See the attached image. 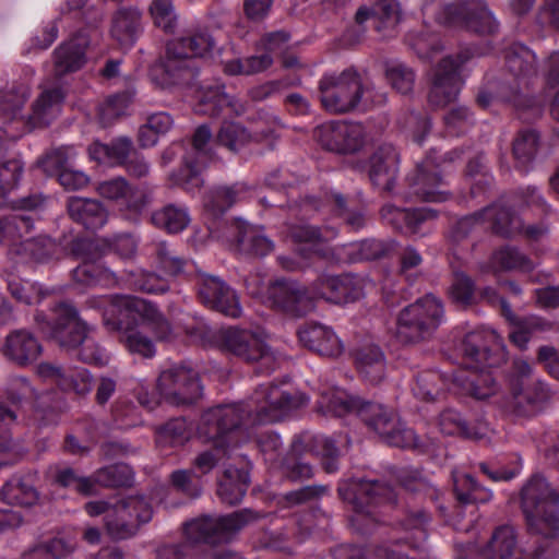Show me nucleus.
I'll return each mask as SVG.
<instances>
[{
	"label": "nucleus",
	"mask_w": 559,
	"mask_h": 559,
	"mask_svg": "<svg viewBox=\"0 0 559 559\" xmlns=\"http://www.w3.org/2000/svg\"><path fill=\"white\" fill-rule=\"evenodd\" d=\"M73 250L82 255V263L73 270V280L83 286L96 284L109 285L116 283L115 273L99 261L97 246L91 239L78 240Z\"/></svg>",
	"instance_id": "obj_18"
},
{
	"label": "nucleus",
	"mask_w": 559,
	"mask_h": 559,
	"mask_svg": "<svg viewBox=\"0 0 559 559\" xmlns=\"http://www.w3.org/2000/svg\"><path fill=\"white\" fill-rule=\"evenodd\" d=\"M224 108H229L231 112L241 115L245 112V105L234 97L227 95L223 86H206L202 95H200V103L195 111L201 115L218 116Z\"/></svg>",
	"instance_id": "obj_39"
},
{
	"label": "nucleus",
	"mask_w": 559,
	"mask_h": 559,
	"mask_svg": "<svg viewBox=\"0 0 559 559\" xmlns=\"http://www.w3.org/2000/svg\"><path fill=\"white\" fill-rule=\"evenodd\" d=\"M90 43V37L84 32H79L61 43L53 51L55 76L60 79L81 70L87 61Z\"/></svg>",
	"instance_id": "obj_24"
},
{
	"label": "nucleus",
	"mask_w": 559,
	"mask_h": 559,
	"mask_svg": "<svg viewBox=\"0 0 559 559\" xmlns=\"http://www.w3.org/2000/svg\"><path fill=\"white\" fill-rule=\"evenodd\" d=\"M306 453L321 456L323 467L328 473L337 471V449L331 439L308 432L296 436L285 459L300 460V456Z\"/></svg>",
	"instance_id": "obj_27"
},
{
	"label": "nucleus",
	"mask_w": 559,
	"mask_h": 559,
	"mask_svg": "<svg viewBox=\"0 0 559 559\" xmlns=\"http://www.w3.org/2000/svg\"><path fill=\"white\" fill-rule=\"evenodd\" d=\"M150 15L156 27L166 34H175L179 28V14L175 0H152Z\"/></svg>",
	"instance_id": "obj_52"
},
{
	"label": "nucleus",
	"mask_w": 559,
	"mask_h": 559,
	"mask_svg": "<svg viewBox=\"0 0 559 559\" xmlns=\"http://www.w3.org/2000/svg\"><path fill=\"white\" fill-rule=\"evenodd\" d=\"M133 143L127 136H119L107 144L95 142L88 147L91 159L109 167L123 166L133 151Z\"/></svg>",
	"instance_id": "obj_38"
},
{
	"label": "nucleus",
	"mask_w": 559,
	"mask_h": 559,
	"mask_svg": "<svg viewBox=\"0 0 559 559\" xmlns=\"http://www.w3.org/2000/svg\"><path fill=\"white\" fill-rule=\"evenodd\" d=\"M273 62L270 53L233 59L224 62V71L230 75H250L267 69Z\"/></svg>",
	"instance_id": "obj_57"
},
{
	"label": "nucleus",
	"mask_w": 559,
	"mask_h": 559,
	"mask_svg": "<svg viewBox=\"0 0 559 559\" xmlns=\"http://www.w3.org/2000/svg\"><path fill=\"white\" fill-rule=\"evenodd\" d=\"M217 342L222 350L247 362L261 361L265 371L274 370L276 358L260 332L228 328L219 331Z\"/></svg>",
	"instance_id": "obj_8"
},
{
	"label": "nucleus",
	"mask_w": 559,
	"mask_h": 559,
	"mask_svg": "<svg viewBox=\"0 0 559 559\" xmlns=\"http://www.w3.org/2000/svg\"><path fill=\"white\" fill-rule=\"evenodd\" d=\"M3 502L17 507H33L39 500L36 488L27 480L21 477H12L1 489Z\"/></svg>",
	"instance_id": "obj_47"
},
{
	"label": "nucleus",
	"mask_w": 559,
	"mask_h": 559,
	"mask_svg": "<svg viewBox=\"0 0 559 559\" xmlns=\"http://www.w3.org/2000/svg\"><path fill=\"white\" fill-rule=\"evenodd\" d=\"M127 349L145 358L155 355V345L142 331L126 329L120 337Z\"/></svg>",
	"instance_id": "obj_64"
},
{
	"label": "nucleus",
	"mask_w": 559,
	"mask_h": 559,
	"mask_svg": "<svg viewBox=\"0 0 559 559\" xmlns=\"http://www.w3.org/2000/svg\"><path fill=\"white\" fill-rule=\"evenodd\" d=\"M464 60L445 57L438 64L429 93V102L435 106H444L454 100L461 87V79L457 72L459 66Z\"/></svg>",
	"instance_id": "obj_26"
},
{
	"label": "nucleus",
	"mask_w": 559,
	"mask_h": 559,
	"mask_svg": "<svg viewBox=\"0 0 559 559\" xmlns=\"http://www.w3.org/2000/svg\"><path fill=\"white\" fill-rule=\"evenodd\" d=\"M59 388L66 392L85 395L92 390V376L82 367L66 368Z\"/></svg>",
	"instance_id": "obj_58"
},
{
	"label": "nucleus",
	"mask_w": 559,
	"mask_h": 559,
	"mask_svg": "<svg viewBox=\"0 0 559 559\" xmlns=\"http://www.w3.org/2000/svg\"><path fill=\"white\" fill-rule=\"evenodd\" d=\"M96 192L115 204L129 219H138L152 202L145 188L133 186L121 176L98 182Z\"/></svg>",
	"instance_id": "obj_11"
},
{
	"label": "nucleus",
	"mask_w": 559,
	"mask_h": 559,
	"mask_svg": "<svg viewBox=\"0 0 559 559\" xmlns=\"http://www.w3.org/2000/svg\"><path fill=\"white\" fill-rule=\"evenodd\" d=\"M453 376L435 370L423 371L416 377L414 395L423 401H433L443 390H454Z\"/></svg>",
	"instance_id": "obj_43"
},
{
	"label": "nucleus",
	"mask_w": 559,
	"mask_h": 559,
	"mask_svg": "<svg viewBox=\"0 0 559 559\" xmlns=\"http://www.w3.org/2000/svg\"><path fill=\"white\" fill-rule=\"evenodd\" d=\"M361 403L359 399L352 397L345 391L331 386L320 392L318 408L324 415L341 417L354 411L358 413Z\"/></svg>",
	"instance_id": "obj_41"
},
{
	"label": "nucleus",
	"mask_w": 559,
	"mask_h": 559,
	"mask_svg": "<svg viewBox=\"0 0 559 559\" xmlns=\"http://www.w3.org/2000/svg\"><path fill=\"white\" fill-rule=\"evenodd\" d=\"M321 146L328 151L350 154L359 151L365 142V131L360 123L330 121L314 131Z\"/></svg>",
	"instance_id": "obj_14"
},
{
	"label": "nucleus",
	"mask_w": 559,
	"mask_h": 559,
	"mask_svg": "<svg viewBox=\"0 0 559 559\" xmlns=\"http://www.w3.org/2000/svg\"><path fill=\"white\" fill-rule=\"evenodd\" d=\"M33 226V219L28 215L10 214L0 215V243L4 238L16 242L23 234L28 233Z\"/></svg>",
	"instance_id": "obj_61"
},
{
	"label": "nucleus",
	"mask_w": 559,
	"mask_h": 559,
	"mask_svg": "<svg viewBox=\"0 0 559 559\" xmlns=\"http://www.w3.org/2000/svg\"><path fill=\"white\" fill-rule=\"evenodd\" d=\"M94 306L102 309L104 324L111 331H124L128 322L139 316L157 338L167 340L170 334L169 323L153 304L144 299L132 296H104L96 298Z\"/></svg>",
	"instance_id": "obj_5"
},
{
	"label": "nucleus",
	"mask_w": 559,
	"mask_h": 559,
	"mask_svg": "<svg viewBox=\"0 0 559 559\" xmlns=\"http://www.w3.org/2000/svg\"><path fill=\"white\" fill-rule=\"evenodd\" d=\"M487 336L483 331H473L465 335L461 344V350L469 370L454 372L452 380L454 389H462L463 392L476 400L489 399L497 392V384L492 374L489 371L478 370L492 365L486 343Z\"/></svg>",
	"instance_id": "obj_4"
},
{
	"label": "nucleus",
	"mask_w": 559,
	"mask_h": 559,
	"mask_svg": "<svg viewBox=\"0 0 559 559\" xmlns=\"http://www.w3.org/2000/svg\"><path fill=\"white\" fill-rule=\"evenodd\" d=\"M190 221L189 211L183 205L167 204L152 214L153 224L170 234L182 231Z\"/></svg>",
	"instance_id": "obj_49"
},
{
	"label": "nucleus",
	"mask_w": 559,
	"mask_h": 559,
	"mask_svg": "<svg viewBox=\"0 0 559 559\" xmlns=\"http://www.w3.org/2000/svg\"><path fill=\"white\" fill-rule=\"evenodd\" d=\"M66 98L64 90L59 85L43 83L40 92L25 115V128H40L50 124L60 114Z\"/></svg>",
	"instance_id": "obj_21"
},
{
	"label": "nucleus",
	"mask_w": 559,
	"mask_h": 559,
	"mask_svg": "<svg viewBox=\"0 0 559 559\" xmlns=\"http://www.w3.org/2000/svg\"><path fill=\"white\" fill-rule=\"evenodd\" d=\"M134 96L135 90L129 87L123 92L108 97L100 107V117L103 121L110 122L115 118L126 115L134 100Z\"/></svg>",
	"instance_id": "obj_59"
},
{
	"label": "nucleus",
	"mask_w": 559,
	"mask_h": 559,
	"mask_svg": "<svg viewBox=\"0 0 559 559\" xmlns=\"http://www.w3.org/2000/svg\"><path fill=\"white\" fill-rule=\"evenodd\" d=\"M534 262L515 247L506 246L496 250L489 261L488 269L493 273L502 271L530 272Z\"/></svg>",
	"instance_id": "obj_46"
},
{
	"label": "nucleus",
	"mask_w": 559,
	"mask_h": 559,
	"mask_svg": "<svg viewBox=\"0 0 559 559\" xmlns=\"http://www.w3.org/2000/svg\"><path fill=\"white\" fill-rule=\"evenodd\" d=\"M31 95V87L19 81L8 82L0 87V114L3 123L9 126L7 134L17 140L25 132L23 108Z\"/></svg>",
	"instance_id": "obj_17"
},
{
	"label": "nucleus",
	"mask_w": 559,
	"mask_h": 559,
	"mask_svg": "<svg viewBox=\"0 0 559 559\" xmlns=\"http://www.w3.org/2000/svg\"><path fill=\"white\" fill-rule=\"evenodd\" d=\"M95 480L102 487L124 486L131 480V471L123 464L109 465L95 472Z\"/></svg>",
	"instance_id": "obj_63"
},
{
	"label": "nucleus",
	"mask_w": 559,
	"mask_h": 559,
	"mask_svg": "<svg viewBox=\"0 0 559 559\" xmlns=\"http://www.w3.org/2000/svg\"><path fill=\"white\" fill-rule=\"evenodd\" d=\"M521 506L532 534L544 539L559 537V495L542 476H533L522 488Z\"/></svg>",
	"instance_id": "obj_3"
},
{
	"label": "nucleus",
	"mask_w": 559,
	"mask_h": 559,
	"mask_svg": "<svg viewBox=\"0 0 559 559\" xmlns=\"http://www.w3.org/2000/svg\"><path fill=\"white\" fill-rule=\"evenodd\" d=\"M41 352L43 347L37 337L24 329L9 333L2 346L4 357L19 366L34 362Z\"/></svg>",
	"instance_id": "obj_31"
},
{
	"label": "nucleus",
	"mask_w": 559,
	"mask_h": 559,
	"mask_svg": "<svg viewBox=\"0 0 559 559\" xmlns=\"http://www.w3.org/2000/svg\"><path fill=\"white\" fill-rule=\"evenodd\" d=\"M23 163L13 158L0 165V209L9 206L12 210L33 211L43 203L40 195H29L19 200L10 198L23 175Z\"/></svg>",
	"instance_id": "obj_23"
},
{
	"label": "nucleus",
	"mask_w": 559,
	"mask_h": 559,
	"mask_svg": "<svg viewBox=\"0 0 559 559\" xmlns=\"http://www.w3.org/2000/svg\"><path fill=\"white\" fill-rule=\"evenodd\" d=\"M381 217L403 234L425 236L431 231L437 212L428 207L407 210L386 204L381 210Z\"/></svg>",
	"instance_id": "obj_20"
},
{
	"label": "nucleus",
	"mask_w": 559,
	"mask_h": 559,
	"mask_svg": "<svg viewBox=\"0 0 559 559\" xmlns=\"http://www.w3.org/2000/svg\"><path fill=\"white\" fill-rule=\"evenodd\" d=\"M253 191L246 183L223 186L212 189L204 199L205 211L213 217L223 215L235 203L252 197Z\"/></svg>",
	"instance_id": "obj_34"
},
{
	"label": "nucleus",
	"mask_w": 559,
	"mask_h": 559,
	"mask_svg": "<svg viewBox=\"0 0 559 559\" xmlns=\"http://www.w3.org/2000/svg\"><path fill=\"white\" fill-rule=\"evenodd\" d=\"M249 485L248 474L237 468H227L219 480L217 493L223 502L228 504L239 503Z\"/></svg>",
	"instance_id": "obj_48"
},
{
	"label": "nucleus",
	"mask_w": 559,
	"mask_h": 559,
	"mask_svg": "<svg viewBox=\"0 0 559 559\" xmlns=\"http://www.w3.org/2000/svg\"><path fill=\"white\" fill-rule=\"evenodd\" d=\"M449 294L455 304L463 306L472 305L475 299L474 282L465 273L454 272Z\"/></svg>",
	"instance_id": "obj_62"
},
{
	"label": "nucleus",
	"mask_w": 559,
	"mask_h": 559,
	"mask_svg": "<svg viewBox=\"0 0 559 559\" xmlns=\"http://www.w3.org/2000/svg\"><path fill=\"white\" fill-rule=\"evenodd\" d=\"M481 215L485 224L488 223L485 228H490L496 234L509 237L523 230L521 218L510 209L491 205L484 209Z\"/></svg>",
	"instance_id": "obj_44"
},
{
	"label": "nucleus",
	"mask_w": 559,
	"mask_h": 559,
	"mask_svg": "<svg viewBox=\"0 0 559 559\" xmlns=\"http://www.w3.org/2000/svg\"><path fill=\"white\" fill-rule=\"evenodd\" d=\"M368 92V88H364L360 75L353 69L325 73L319 82L321 104L331 114L356 109Z\"/></svg>",
	"instance_id": "obj_7"
},
{
	"label": "nucleus",
	"mask_w": 559,
	"mask_h": 559,
	"mask_svg": "<svg viewBox=\"0 0 559 559\" xmlns=\"http://www.w3.org/2000/svg\"><path fill=\"white\" fill-rule=\"evenodd\" d=\"M440 21L479 34H492L498 28V22L481 0L449 3L444 5Z\"/></svg>",
	"instance_id": "obj_13"
},
{
	"label": "nucleus",
	"mask_w": 559,
	"mask_h": 559,
	"mask_svg": "<svg viewBox=\"0 0 559 559\" xmlns=\"http://www.w3.org/2000/svg\"><path fill=\"white\" fill-rule=\"evenodd\" d=\"M152 516V507L144 498L128 497L115 501L111 511L104 516V524L111 538L127 539L134 536Z\"/></svg>",
	"instance_id": "obj_10"
},
{
	"label": "nucleus",
	"mask_w": 559,
	"mask_h": 559,
	"mask_svg": "<svg viewBox=\"0 0 559 559\" xmlns=\"http://www.w3.org/2000/svg\"><path fill=\"white\" fill-rule=\"evenodd\" d=\"M290 235L295 241L305 243L313 251L320 252L321 246L335 239L337 231L332 227L317 228L310 225H297L292 228Z\"/></svg>",
	"instance_id": "obj_54"
},
{
	"label": "nucleus",
	"mask_w": 559,
	"mask_h": 559,
	"mask_svg": "<svg viewBox=\"0 0 559 559\" xmlns=\"http://www.w3.org/2000/svg\"><path fill=\"white\" fill-rule=\"evenodd\" d=\"M358 415L388 444L397 448L417 445L415 432L400 421L393 409L382 404L362 402Z\"/></svg>",
	"instance_id": "obj_9"
},
{
	"label": "nucleus",
	"mask_w": 559,
	"mask_h": 559,
	"mask_svg": "<svg viewBox=\"0 0 559 559\" xmlns=\"http://www.w3.org/2000/svg\"><path fill=\"white\" fill-rule=\"evenodd\" d=\"M539 144V135L535 130L525 129L518 133L513 141V156L519 167L526 166L534 159Z\"/></svg>",
	"instance_id": "obj_55"
},
{
	"label": "nucleus",
	"mask_w": 559,
	"mask_h": 559,
	"mask_svg": "<svg viewBox=\"0 0 559 559\" xmlns=\"http://www.w3.org/2000/svg\"><path fill=\"white\" fill-rule=\"evenodd\" d=\"M157 389L168 403L176 406L192 404L202 393L197 372L185 366H174L162 371Z\"/></svg>",
	"instance_id": "obj_12"
},
{
	"label": "nucleus",
	"mask_w": 559,
	"mask_h": 559,
	"mask_svg": "<svg viewBox=\"0 0 559 559\" xmlns=\"http://www.w3.org/2000/svg\"><path fill=\"white\" fill-rule=\"evenodd\" d=\"M214 46V39L207 32L170 40L165 56L152 69V81L163 90L189 81L194 76L193 58L204 57Z\"/></svg>",
	"instance_id": "obj_2"
},
{
	"label": "nucleus",
	"mask_w": 559,
	"mask_h": 559,
	"mask_svg": "<svg viewBox=\"0 0 559 559\" xmlns=\"http://www.w3.org/2000/svg\"><path fill=\"white\" fill-rule=\"evenodd\" d=\"M67 209L73 221L91 230L102 228L108 218L107 210L95 199L71 197L68 200Z\"/></svg>",
	"instance_id": "obj_35"
},
{
	"label": "nucleus",
	"mask_w": 559,
	"mask_h": 559,
	"mask_svg": "<svg viewBox=\"0 0 559 559\" xmlns=\"http://www.w3.org/2000/svg\"><path fill=\"white\" fill-rule=\"evenodd\" d=\"M536 56L523 45H515L507 55L508 70L519 80V85L527 86L536 74Z\"/></svg>",
	"instance_id": "obj_45"
},
{
	"label": "nucleus",
	"mask_w": 559,
	"mask_h": 559,
	"mask_svg": "<svg viewBox=\"0 0 559 559\" xmlns=\"http://www.w3.org/2000/svg\"><path fill=\"white\" fill-rule=\"evenodd\" d=\"M444 182L433 164L431 157H427L417 165L415 175L411 178L412 193L419 200L426 202H442L449 197L443 189Z\"/></svg>",
	"instance_id": "obj_28"
},
{
	"label": "nucleus",
	"mask_w": 559,
	"mask_h": 559,
	"mask_svg": "<svg viewBox=\"0 0 559 559\" xmlns=\"http://www.w3.org/2000/svg\"><path fill=\"white\" fill-rule=\"evenodd\" d=\"M438 426L440 431L448 436H461L475 440L485 437V431L469 428L461 414L452 408L444 409L439 415Z\"/></svg>",
	"instance_id": "obj_53"
},
{
	"label": "nucleus",
	"mask_w": 559,
	"mask_h": 559,
	"mask_svg": "<svg viewBox=\"0 0 559 559\" xmlns=\"http://www.w3.org/2000/svg\"><path fill=\"white\" fill-rule=\"evenodd\" d=\"M60 247L49 237L40 236L12 242L10 252L23 261L45 262L56 255Z\"/></svg>",
	"instance_id": "obj_40"
},
{
	"label": "nucleus",
	"mask_w": 559,
	"mask_h": 559,
	"mask_svg": "<svg viewBox=\"0 0 559 559\" xmlns=\"http://www.w3.org/2000/svg\"><path fill=\"white\" fill-rule=\"evenodd\" d=\"M216 141L218 144L236 152L251 143V133L248 128L238 122L225 121L216 135Z\"/></svg>",
	"instance_id": "obj_56"
},
{
	"label": "nucleus",
	"mask_w": 559,
	"mask_h": 559,
	"mask_svg": "<svg viewBox=\"0 0 559 559\" xmlns=\"http://www.w3.org/2000/svg\"><path fill=\"white\" fill-rule=\"evenodd\" d=\"M532 366L524 359H514L511 372L508 374V384L511 396L503 403L502 407L510 413L523 415L527 406L533 403L528 392L525 390V380L532 374Z\"/></svg>",
	"instance_id": "obj_32"
},
{
	"label": "nucleus",
	"mask_w": 559,
	"mask_h": 559,
	"mask_svg": "<svg viewBox=\"0 0 559 559\" xmlns=\"http://www.w3.org/2000/svg\"><path fill=\"white\" fill-rule=\"evenodd\" d=\"M353 260H376L385 257L393 246L379 239H367L348 245Z\"/></svg>",
	"instance_id": "obj_60"
},
{
	"label": "nucleus",
	"mask_w": 559,
	"mask_h": 559,
	"mask_svg": "<svg viewBox=\"0 0 559 559\" xmlns=\"http://www.w3.org/2000/svg\"><path fill=\"white\" fill-rule=\"evenodd\" d=\"M308 402L305 393L287 383H267L259 385L246 402L206 409L199 421L198 435L213 442L214 449L201 452L194 459V467L202 475L210 473L228 449L248 440V426L277 421Z\"/></svg>",
	"instance_id": "obj_1"
},
{
	"label": "nucleus",
	"mask_w": 559,
	"mask_h": 559,
	"mask_svg": "<svg viewBox=\"0 0 559 559\" xmlns=\"http://www.w3.org/2000/svg\"><path fill=\"white\" fill-rule=\"evenodd\" d=\"M365 281L352 274L322 275L310 288L311 299H322L331 304H347L364 295Z\"/></svg>",
	"instance_id": "obj_16"
},
{
	"label": "nucleus",
	"mask_w": 559,
	"mask_h": 559,
	"mask_svg": "<svg viewBox=\"0 0 559 559\" xmlns=\"http://www.w3.org/2000/svg\"><path fill=\"white\" fill-rule=\"evenodd\" d=\"M358 372L370 384H379L386 374V359L377 345H365L355 353Z\"/></svg>",
	"instance_id": "obj_36"
},
{
	"label": "nucleus",
	"mask_w": 559,
	"mask_h": 559,
	"mask_svg": "<svg viewBox=\"0 0 559 559\" xmlns=\"http://www.w3.org/2000/svg\"><path fill=\"white\" fill-rule=\"evenodd\" d=\"M50 336L64 348H75L90 335V328L81 320L78 310L66 302L53 309Z\"/></svg>",
	"instance_id": "obj_19"
},
{
	"label": "nucleus",
	"mask_w": 559,
	"mask_h": 559,
	"mask_svg": "<svg viewBox=\"0 0 559 559\" xmlns=\"http://www.w3.org/2000/svg\"><path fill=\"white\" fill-rule=\"evenodd\" d=\"M211 138L212 132L209 127L205 124L200 126L192 138V147L199 159L194 162L189 157H185V166L177 175H174V182L181 186L187 192L194 193L203 185L200 165L203 164L206 158H210L206 146Z\"/></svg>",
	"instance_id": "obj_22"
},
{
	"label": "nucleus",
	"mask_w": 559,
	"mask_h": 559,
	"mask_svg": "<svg viewBox=\"0 0 559 559\" xmlns=\"http://www.w3.org/2000/svg\"><path fill=\"white\" fill-rule=\"evenodd\" d=\"M237 241L242 252L257 257L266 255L274 247L272 240L263 234L262 228L249 224L239 226Z\"/></svg>",
	"instance_id": "obj_50"
},
{
	"label": "nucleus",
	"mask_w": 559,
	"mask_h": 559,
	"mask_svg": "<svg viewBox=\"0 0 559 559\" xmlns=\"http://www.w3.org/2000/svg\"><path fill=\"white\" fill-rule=\"evenodd\" d=\"M399 170V154L391 144L379 146L370 157L369 178L374 187L392 191Z\"/></svg>",
	"instance_id": "obj_29"
},
{
	"label": "nucleus",
	"mask_w": 559,
	"mask_h": 559,
	"mask_svg": "<svg viewBox=\"0 0 559 559\" xmlns=\"http://www.w3.org/2000/svg\"><path fill=\"white\" fill-rule=\"evenodd\" d=\"M141 13L133 8H121L112 16L111 37L122 47L131 46L140 26Z\"/></svg>",
	"instance_id": "obj_42"
},
{
	"label": "nucleus",
	"mask_w": 559,
	"mask_h": 559,
	"mask_svg": "<svg viewBox=\"0 0 559 559\" xmlns=\"http://www.w3.org/2000/svg\"><path fill=\"white\" fill-rule=\"evenodd\" d=\"M267 294L272 307L292 316H304L313 307L311 296L293 281H276L270 286Z\"/></svg>",
	"instance_id": "obj_25"
},
{
	"label": "nucleus",
	"mask_w": 559,
	"mask_h": 559,
	"mask_svg": "<svg viewBox=\"0 0 559 559\" xmlns=\"http://www.w3.org/2000/svg\"><path fill=\"white\" fill-rule=\"evenodd\" d=\"M481 556L484 559H520L522 550L518 545L515 530L510 525L497 527Z\"/></svg>",
	"instance_id": "obj_37"
},
{
	"label": "nucleus",
	"mask_w": 559,
	"mask_h": 559,
	"mask_svg": "<svg viewBox=\"0 0 559 559\" xmlns=\"http://www.w3.org/2000/svg\"><path fill=\"white\" fill-rule=\"evenodd\" d=\"M198 295L201 302L223 314L239 318L242 309L237 293L222 278L200 273L197 277Z\"/></svg>",
	"instance_id": "obj_15"
},
{
	"label": "nucleus",
	"mask_w": 559,
	"mask_h": 559,
	"mask_svg": "<svg viewBox=\"0 0 559 559\" xmlns=\"http://www.w3.org/2000/svg\"><path fill=\"white\" fill-rule=\"evenodd\" d=\"M454 492L456 499L466 503H485L488 502L492 493L490 490L479 486L469 474L454 472L452 474Z\"/></svg>",
	"instance_id": "obj_51"
},
{
	"label": "nucleus",
	"mask_w": 559,
	"mask_h": 559,
	"mask_svg": "<svg viewBox=\"0 0 559 559\" xmlns=\"http://www.w3.org/2000/svg\"><path fill=\"white\" fill-rule=\"evenodd\" d=\"M443 321L442 300L432 294H426L400 312L396 336L403 343H418L429 338Z\"/></svg>",
	"instance_id": "obj_6"
},
{
	"label": "nucleus",
	"mask_w": 559,
	"mask_h": 559,
	"mask_svg": "<svg viewBox=\"0 0 559 559\" xmlns=\"http://www.w3.org/2000/svg\"><path fill=\"white\" fill-rule=\"evenodd\" d=\"M353 497L350 498L358 515L371 514L370 508L385 502H392L396 493L386 484L378 480H359L352 483Z\"/></svg>",
	"instance_id": "obj_33"
},
{
	"label": "nucleus",
	"mask_w": 559,
	"mask_h": 559,
	"mask_svg": "<svg viewBox=\"0 0 559 559\" xmlns=\"http://www.w3.org/2000/svg\"><path fill=\"white\" fill-rule=\"evenodd\" d=\"M300 343L325 357H337L343 352V344L333 330L326 325L310 322L298 330Z\"/></svg>",
	"instance_id": "obj_30"
}]
</instances>
